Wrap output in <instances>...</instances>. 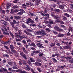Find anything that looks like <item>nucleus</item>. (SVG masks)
I'll return each mask as SVG.
<instances>
[{"label": "nucleus", "instance_id": "nucleus-1", "mask_svg": "<svg viewBox=\"0 0 73 73\" xmlns=\"http://www.w3.org/2000/svg\"><path fill=\"white\" fill-rule=\"evenodd\" d=\"M55 31H59V32H63L64 30L61 29L59 28V27L57 26H55L54 27Z\"/></svg>", "mask_w": 73, "mask_h": 73}, {"label": "nucleus", "instance_id": "nucleus-2", "mask_svg": "<svg viewBox=\"0 0 73 73\" xmlns=\"http://www.w3.org/2000/svg\"><path fill=\"white\" fill-rule=\"evenodd\" d=\"M27 21H27L26 22V23H27V24H28L29 23H31V24L32 23H35V22L31 21V19L29 18L27 19Z\"/></svg>", "mask_w": 73, "mask_h": 73}, {"label": "nucleus", "instance_id": "nucleus-3", "mask_svg": "<svg viewBox=\"0 0 73 73\" xmlns=\"http://www.w3.org/2000/svg\"><path fill=\"white\" fill-rule=\"evenodd\" d=\"M20 54L21 56H22L25 59V60H27V56L24 54V53L23 52H20Z\"/></svg>", "mask_w": 73, "mask_h": 73}, {"label": "nucleus", "instance_id": "nucleus-4", "mask_svg": "<svg viewBox=\"0 0 73 73\" xmlns=\"http://www.w3.org/2000/svg\"><path fill=\"white\" fill-rule=\"evenodd\" d=\"M42 44L38 43L36 44V46H38V47H39V48H43L44 47L42 46Z\"/></svg>", "mask_w": 73, "mask_h": 73}, {"label": "nucleus", "instance_id": "nucleus-5", "mask_svg": "<svg viewBox=\"0 0 73 73\" xmlns=\"http://www.w3.org/2000/svg\"><path fill=\"white\" fill-rule=\"evenodd\" d=\"M2 18H3V19H5L6 21H10L9 19V18H8V17H7L5 15H3L2 16Z\"/></svg>", "mask_w": 73, "mask_h": 73}, {"label": "nucleus", "instance_id": "nucleus-6", "mask_svg": "<svg viewBox=\"0 0 73 73\" xmlns=\"http://www.w3.org/2000/svg\"><path fill=\"white\" fill-rule=\"evenodd\" d=\"M24 32L25 33H26L27 35H29V36H32V34L28 32V31H27V30H24Z\"/></svg>", "mask_w": 73, "mask_h": 73}, {"label": "nucleus", "instance_id": "nucleus-7", "mask_svg": "<svg viewBox=\"0 0 73 73\" xmlns=\"http://www.w3.org/2000/svg\"><path fill=\"white\" fill-rule=\"evenodd\" d=\"M24 32L25 33H26L27 35H29V36H32V34L28 32V31H27V30H24Z\"/></svg>", "mask_w": 73, "mask_h": 73}, {"label": "nucleus", "instance_id": "nucleus-8", "mask_svg": "<svg viewBox=\"0 0 73 73\" xmlns=\"http://www.w3.org/2000/svg\"><path fill=\"white\" fill-rule=\"evenodd\" d=\"M41 33L40 35H42V36H45V35H46V33L44 31V30H42L40 31Z\"/></svg>", "mask_w": 73, "mask_h": 73}, {"label": "nucleus", "instance_id": "nucleus-9", "mask_svg": "<svg viewBox=\"0 0 73 73\" xmlns=\"http://www.w3.org/2000/svg\"><path fill=\"white\" fill-rule=\"evenodd\" d=\"M41 31L35 32V34L36 35H39L41 34Z\"/></svg>", "mask_w": 73, "mask_h": 73}, {"label": "nucleus", "instance_id": "nucleus-10", "mask_svg": "<svg viewBox=\"0 0 73 73\" xmlns=\"http://www.w3.org/2000/svg\"><path fill=\"white\" fill-rule=\"evenodd\" d=\"M25 69L26 70H30V68H29V66L28 65H27V67H24Z\"/></svg>", "mask_w": 73, "mask_h": 73}, {"label": "nucleus", "instance_id": "nucleus-11", "mask_svg": "<svg viewBox=\"0 0 73 73\" xmlns=\"http://www.w3.org/2000/svg\"><path fill=\"white\" fill-rule=\"evenodd\" d=\"M35 64H36V66H41L42 65V64L41 63H38L37 62H36Z\"/></svg>", "mask_w": 73, "mask_h": 73}, {"label": "nucleus", "instance_id": "nucleus-12", "mask_svg": "<svg viewBox=\"0 0 73 73\" xmlns=\"http://www.w3.org/2000/svg\"><path fill=\"white\" fill-rule=\"evenodd\" d=\"M14 18L16 20H19L20 19V17L18 16H14Z\"/></svg>", "mask_w": 73, "mask_h": 73}, {"label": "nucleus", "instance_id": "nucleus-13", "mask_svg": "<svg viewBox=\"0 0 73 73\" xmlns=\"http://www.w3.org/2000/svg\"><path fill=\"white\" fill-rule=\"evenodd\" d=\"M64 36V34H60L57 35V37H63Z\"/></svg>", "mask_w": 73, "mask_h": 73}, {"label": "nucleus", "instance_id": "nucleus-14", "mask_svg": "<svg viewBox=\"0 0 73 73\" xmlns=\"http://www.w3.org/2000/svg\"><path fill=\"white\" fill-rule=\"evenodd\" d=\"M1 69L2 70V71L4 72H7V71H8V70L3 68H2Z\"/></svg>", "mask_w": 73, "mask_h": 73}, {"label": "nucleus", "instance_id": "nucleus-15", "mask_svg": "<svg viewBox=\"0 0 73 73\" xmlns=\"http://www.w3.org/2000/svg\"><path fill=\"white\" fill-rule=\"evenodd\" d=\"M65 58L66 60H69L70 59H72V57L71 56H67Z\"/></svg>", "mask_w": 73, "mask_h": 73}, {"label": "nucleus", "instance_id": "nucleus-16", "mask_svg": "<svg viewBox=\"0 0 73 73\" xmlns=\"http://www.w3.org/2000/svg\"><path fill=\"white\" fill-rule=\"evenodd\" d=\"M59 8L60 9H63L64 8V7L62 5H60L59 6Z\"/></svg>", "mask_w": 73, "mask_h": 73}, {"label": "nucleus", "instance_id": "nucleus-17", "mask_svg": "<svg viewBox=\"0 0 73 73\" xmlns=\"http://www.w3.org/2000/svg\"><path fill=\"white\" fill-rule=\"evenodd\" d=\"M68 31L69 32H72L73 31V28H72V27H69L68 29Z\"/></svg>", "mask_w": 73, "mask_h": 73}, {"label": "nucleus", "instance_id": "nucleus-18", "mask_svg": "<svg viewBox=\"0 0 73 73\" xmlns=\"http://www.w3.org/2000/svg\"><path fill=\"white\" fill-rule=\"evenodd\" d=\"M3 34L4 35H9V33H8V31H6V32H4L3 33Z\"/></svg>", "mask_w": 73, "mask_h": 73}, {"label": "nucleus", "instance_id": "nucleus-19", "mask_svg": "<svg viewBox=\"0 0 73 73\" xmlns=\"http://www.w3.org/2000/svg\"><path fill=\"white\" fill-rule=\"evenodd\" d=\"M55 45V43H51L50 44V46L51 47H53Z\"/></svg>", "mask_w": 73, "mask_h": 73}, {"label": "nucleus", "instance_id": "nucleus-20", "mask_svg": "<svg viewBox=\"0 0 73 73\" xmlns=\"http://www.w3.org/2000/svg\"><path fill=\"white\" fill-rule=\"evenodd\" d=\"M30 46H33L35 47L36 46V45L33 43H31V44L30 45Z\"/></svg>", "mask_w": 73, "mask_h": 73}, {"label": "nucleus", "instance_id": "nucleus-21", "mask_svg": "<svg viewBox=\"0 0 73 73\" xmlns=\"http://www.w3.org/2000/svg\"><path fill=\"white\" fill-rule=\"evenodd\" d=\"M10 24H11L12 26L13 27V28L15 27V24L12 22H10Z\"/></svg>", "mask_w": 73, "mask_h": 73}, {"label": "nucleus", "instance_id": "nucleus-22", "mask_svg": "<svg viewBox=\"0 0 73 73\" xmlns=\"http://www.w3.org/2000/svg\"><path fill=\"white\" fill-rule=\"evenodd\" d=\"M64 48L65 49H68L70 48V47L69 46H64Z\"/></svg>", "mask_w": 73, "mask_h": 73}, {"label": "nucleus", "instance_id": "nucleus-23", "mask_svg": "<svg viewBox=\"0 0 73 73\" xmlns=\"http://www.w3.org/2000/svg\"><path fill=\"white\" fill-rule=\"evenodd\" d=\"M69 62H71V63H73V58H72L71 59H70L68 60Z\"/></svg>", "mask_w": 73, "mask_h": 73}, {"label": "nucleus", "instance_id": "nucleus-24", "mask_svg": "<svg viewBox=\"0 0 73 73\" xmlns=\"http://www.w3.org/2000/svg\"><path fill=\"white\" fill-rule=\"evenodd\" d=\"M10 47L11 50H13V49H14V47H13V45H11L10 46Z\"/></svg>", "mask_w": 73, "mask_h": 73}, {"label": "nucleus", "instance_id": "nucleus-25", "mask_svg": "<svg viewBox=\"0 0 73 73\" xmlns=\"http://www.w3.org/2000/svg\"><path fill=\"white\" fill-rule=\"evenodd\" d=\"M52 61L53 62H57V60L55 59V58H52Z\"/></svg>", "mask_w": 73, "mask_h": 73}, {"label": "nucleus", "instance_id": "nucleus-26", "mask_svg": "<svg viewBox=\"0 0 73 73\" xmlns=\"http://www.w3.org/2000/svg\"><path fill=\"white\" fill-rule=\"evenodd\" d=\"M37 68L38 72H41L42 70H41V69L40 68V67H37Z\"/></svg>", "mask_w": 73, "mask_h": 73}, {"label": "nucleus", "instance_id": "nucleus-27", "mask_svg": "<svg viewBox=\"0 0 73 73\" xmlns=\"http://www.w3.org/2000/svg\"><path fill=\"white\" fill-rule=\"evenodd\" d=\"M30 60L31 62H35V60L32 58H30Z\"/></svg>", "mask_w": 73, "mask_h": 73}, {"label": "nucleus", "instance_id": "nucleus-28", "mask_svg": "<svg viewBox=\"0 0 73 73\" xmlns=\"http://www.w3.org/2000/svg\"><path fill=\"white\" fill-rule=\"evenodd\" d=\"M13 8L14 9L19 8V6H18L17 5H15V6H13Z\"/></svg>", "mask_w": 73, "mask_h": 73}, {"label": "nucleus", "instance_id": "nucleus-29", "mask_svg": "<svg viewBox=\"0 0 73 73\" xmlns=\"http://www.w3.org/2000/svg\"><path fill=\"white\" fill-rule=\"evenodd\" d=\"M54 17L55 19H60V17H58V15L54 16Z\"/></svg>", "mask_w": 73, "mask_h": 73}, {"label": "nucleus", "instance_id": "nucleus-30", "mask_svg": "<svg viewBox=\"0 0 73 73\" xmlns=\"http://www.w3.org/2000/svg\"><path fill=\"white\" fill-rule=\"evenodd\" d=\"M61 27H62V28H64V29L65 30H67V29H66V27L65 26H64V25H61Z\"/></svg>", "mask_w": 73, "mask_h": 73}, {"label": "nucleus", "instance_id": "nucleus-31", "mask_svg": "<svg viewBox=\"0 0 73 73\" xmlns=\"http://www.w3.org/2000/svg\"><path fill=\"white\" fill-rule=\"evenodd\" d=\"M65 67V66L64 65L61 67H60L59 66H58V68H62V69H64Z\"/></svg>", "mask_w": 73, "mask_h": 73}, {"label": "nucleus", "instance_id": "nucleus-32", "mask_svg": "<svg viewBox=\"0 0 73 73\" xmlns=\"http://www.w3.org/2000/svg\"><path fill=\"white\" fill-rule=\"evenodd\" d=\"M38 56L40 57H42V56H43V54L42 53H39L38 54Z\"/></svg>", "mask_w": 73, "mask_h": 73}, {"label": "nucleus", "instance_id": "nucleus-33", "mask_svg": "<svg viewBox=\"0 0 73 73\" xmlns=\"http://www.w3.org/2000/svg\"><path fill=\"white\" fill-rule=\"evenodd\" d=\"M15 37H17V38H19V34H17V33H15Z\"/></svg>", "mask_w": 73, "mask_h": 73}, {"label": "nucleus", "instance_id": "nucleus-34", "mask_svg": "<svg viewBox=\"0 0 73 73\" xmlns=\"http://www.w3.org/2000/svg\"><path fill=\"white\" fill-rule=\"evenodd\" d=\"M54 11L56 12H60V11L59 9H55Z\"/></svg>", "mask_w": 73, "mask_h": 73}, {"label": "nucleus", "instance_id": "nucleus-35", "mask_svg": "<svg viewBox=\"0 0 73 73\" xmlns=\"http://www.w3.org/2000/svg\"><path fill=\"white\" fill-rule=\"evenodd\" d=\"M19 11L21 12H22V13H25V11L23 9H20Z\"/></svg>", "mask_w": 73, "mask_h": 73}, {"label": "nucleus", "instance_id": "nucleus-36", "mask_svg": "<svg viewBox=\"0 0 73 73\" xmlns=\"http://www.w3.org/2000/svg\"><path fill=\"white\" fill-rule=\"evenodd\" d=\"M26 30L28 31V32H33V30H31L30 29H27Z\"/></svg>", "mask_w": 73, "mask_h": 73}, {"label": "nucleus", "instance_id": "nucleus-37", "mask_svg": "<svg viewBox=\"0 0 73 73\" xmlns=\"http://www.w3.org/2000/svg\"><path fill=\"white\" fill-rule=\"evenodd\" d=\"M28 15H30V16H33V14L32 13H28Z\"/></svg>", "mask_w": 73, "mask_h": 73}, {"label": "nucleus", "instance_id": "nucleus-38", "mask_svg": "<svg viewBox=\"0 0 73 73\" xmlns=\"http://www.w3.org/2000/svg\"><path fill=\"white\" fill-rule=\"evenodd\" d=\"M12 68L13 69H18L17 67L15 66H13L12 67Z\"/></svg>", "mask_w": 73, "mask_h": 73}, {"label": "nucleus", "instance_id": "nucleus-39", "mask_svg": "<svg viewBox=\"0 0 73 73\" xmlns=\"http://www.w3.org/2000/svg\"><path fill=\"white\" fill-rule=\"evenodd\" d=\"M49 23L50 24V25H52V24H53V21H51L49 22Z\"/></svg>", "mask_w": 73, "mask_h": 73}, {"label": "nucleus", "instance_id": "nucleus-40", "mask_svg": "<svg viewBox=\"0 0 73 73\" xmlns=\"http://www.w3.org/2000/svg\"><path fill=\"white\" fill-rule=\"evenodd\" d=\"M67 11L69 12H72V9H67Z\"/></svg>", "mask_w": 73, "mask_h": 73}, {"label": "nucleus", "instance_id": "nucleus-41", "mask_svg": "<svg viewBox=\"0 0 73 73\" xmlns=\"http://www.w3.org/2000/svg\"><path fill=\"white\" fill-rule=\"evenodd\" d=\"M2 43L3 44H4V45H5V44H8V42H2Z\"/></svg>", "mask_w": 73, "mask_h": 73}, {"label": "nucleus", "instance_id": "nucleus-42", "mask_svg": "<svg viewBox=\"0 0 73 73\" xmlns=\"http://www.w3.org/2000/svg\"><path fill=\"white\" fill-rule=\"evenodd\" d=\"M63 19L65 20H67V18L65 17V16H63Z\"/></svg>", "mask_w": 73, "mask_h": 73}, {"label": "nucleus", "instance_id": "nucleus-43", "mask_svg": "<svg viewBox=\"0 0 73 73\" xmlns=\"http://www.w3.org/2000/svg\"><path fill=\"white\" fill-rule=\"evenodd\" d=\"M29 25H30V26H33V27H34V26H35L36 27V25H35L34 24H29Z\"/></svg>", "mask_w": 73, "mask_h": 73}, {"label": "nucleus", "instance_id": "nucleus-44", "mask_svg": "<svg viewBox=\"0 0 73 73\" xmlns=\"http://www.w3.org/2000/svg\"><path fill=\"white\" fill-rule=\"evenodd\" d=\"M34 53H40V51H35L33 52Z\"/></svg>", "mask_w": 73, "mask_h": 73}, {"label": "nucleus", "instance_id": "nucleus-45", "mask_svg": "<svg viewBox=\"0 0 73 73\" xmlns=\"http://www.w3.org/2000/svg\"><path fill=\"white\" fill-rule=\"evenodd\" d=\"M8 64L9 65H13V63L12 62H8Z\"/></svg>", "mask_w": 73, "mask_h": 73}, {"label": "nucleus", "instance_id": "nucleus-46", "mask_svg": "<svg viewBox=\"0 0 73 73\" xmlns=\"http://www.w3.org/2000/svg\"><path fill=\"white\" fill-rule=\"evenodd\" d=\"M10 35H11V36H12V37H13L14 35H13V34L12 33H10Z\"/></svg>", "mask_w": 73, "mask_h": 73}, {"label": "nucleus", "instance_id": "nucleus-47", "mask_svg": "<svg viewBox=\"0 0 73 73\" xmlns=\"http://www.w3.org/2000/svg\"><path fill=\"white\" fill-rule=\"evenodd\" d=\"M22 26L23 28H27V27H26V26L24 25V24H23L22 25Z\"/></svg>", "mask_w": 73, "mask_h": 73}, {"label": "nucleus", "instance_id": "nucleus-48", "mask_svg": "<svg viewBox=\"0 0 73 73\" xmlns=\"http://www.w3.org/2000/svg\"><path fill=\"white\" fill-rule=\"evenodd\" d=\"M42 58V60H43L44 61H46V58H45L43 57Z\"/></svg>", "mask_w": 73, "mask_h": 73}, {"label": "nucleus", "instance_id": "nucleus-49", "mask_svg": "<svg viewBox=\"0 0 73 73\" xmlns=\"http://www.w3.org/2000/svg\"><path fill=\"white\" fill-rule=\"evenodd\" d=\"M19 36V38L20 39H21V40H23V37L22 36H21L20 35Z\"/></svg>", "mask_w": 73, "mask_h": 73}, {"label": "nucleus", "instance_id": "nucleus-50", "mask_svg": "<svg viewBox=\"0 0 73 73\" xmlns=\"http://www.w3.org/2000/svg\"><path fill=\"white\" fill-rule=\"evenodd\" d=\"M59 23H60V24H64V22L61 21H60L59 22Z\"/></svg>", "mask_w": 73, "mask_h": 73}, {"label": "nucleus", "instance_id": "nucleus-51", "mask_svg": "<svg viewBox=\"0 0 73 73\" xmlns=\"http://www.w3.org/2000/svg\"><path fill=\"white\" fill-rule=\"evenodd\" d=\"M7 5L9 7H11V4L10 3H7Z\"/></svg>", "mask_w": 73, "mask_h": 73}, {"label": "nucleus", "instance_id": "nucleus-52", "mask_svg": "<svg viewBox=\"0 0 73 73\" xmlns=\"http://www.w3.org/2000/svg\"><path fill=\"white\" fill-rule=\"evenodd\" d=\"M4 56L6 57H9V55L7 54H4Z\"/></svg>", "mask_w": 73, "mask_h": 73}, {"label": "nucleus", "instance_id": "nucleus-53", "mask_svg": "<svg viewBox=\"0 0 73 73\" xmlns=\"http://www.w3.org/2000/svg\"><path fill=\"white\" fill-rule=\"evenodd\" d=\"M2 14H5V11L4 10H2L1 11Z\"/></svg>", "mask_w": 73, "mask_h": 73}, {"label": "nucleus", "instance_id": "nucleus-54", "mask_svg": "<svg viewBox=\"0 0 73 73\" xmlns=\"http://www.w3.org/2000/svg\"><path fill=\"white\" fill-rule=\"evenodd\" d=\"M30 48L32 50H34L35 49V48L33 47H31Z\"/></svg>", "mask_w": 73, "mask_h": 73}, {"label": "nucleus", "instance_id": "nucleus-55", "mask_svg": "<svg viewBox=\"0 0 73 73\" xmlns=\"http://www.w3.org/2000/svg\"><path fill=\"white\" fill-rule=\"evenodd\" d=\"M28 62L29 63V64L30 65H32V64H31V61L28 60Z\"/></svg>", "mask_w": 73, "mask_h": 73}, {"label": "nucleus", "instance_id": "nucleus-56", "mask_svg": "<svg viewBox=\"0 0 73 73\" xmlns=\"http://www.w3.org/2000/svg\"><path fill=\"white\" fill-rule=\"evenodd\" d=\"M4 47H5V48L7 49H9V48H8V46L5 45H4Z\"/></svg>", "mask_w": 73, "mask_h": 73}, {"label": "nucleus", "instance_id": "nucleus-57", "mask_svg": "<svg viewBox=\"0 0 73 73\" xmlns=\"http://www.w3.org/2000/svg\"><path fill=\"white\" fill-rule=\"evenodd\" d=\"M23 51V52H26V50H25V48L24 47H23L22 48Z\"/></svg>", "mask_w": 73, "mask_h": 73}, {"label": "nucleus", "instance_id": "nucleus-58", "mask_svg": "<svg viewBox=\"0 0 73 73\" xmlns=\"http://www.w3.org/2000/svg\"><path fill=\"white\" fill-rule=\"evenodd\" d=\"M7 62V61H6L5 60H3V63L4 64H5V63L6 62Z\"/></svg>", "mask_w": 73, "mask_h": 73}, {"label": "nucleus", "instance_id": "nucleus-59", "mask_svg": "<svg viewBox=\"0 0 73 73\" xmlns=\"http://www.w3.org/2000/svg\"><path fill=\"white\" fill-rule=\"evenodd\" d=\"M46 32H50V30L48 29V28L46 29Z\"/></svg>", "mask_w": 73, "mask_h": 73}, {"label": "nucleus", "instance_id": "nucleus-60", "mask_svg": "<svg viewBox=\"0 0 73 73\" xmlns=\"http://www.w3.org/2000/svg\"><path fill=\"white\" fill-rule=\"evenodd\" d=\"M14 12H19V10L16 9L14 10Z\"/></svg>", "mask_w": 73, "mask_h": 73}, {"label": "nucleus", "instance_id": "nucleus-61", "mask_svg": "<svg viewBox=\"0 0 73 73\" xmlns=\"http://www.w3.org/2000/svg\"><path fill=\"white\" fill-rule=\"evenodd\" d=\"M17 15H23V13L21 12H19L17 13Z\"/></svg>", "mask_w": 73, "mask_h": 73}, {"label": "nucleus", "instance_id": "nucleus-62", "mask_svg": "<svg viewBox=\"0 0 73 73\" xmlns=\"http://www.w3.org/2000/svg\"><path fill=\"white\" fill-rule=\"evenodd\" d=\"M16 41H21V40L20 39H16Z\"/></svg>", "mask_w": 73, "mask_h": 73}, {"label": "nucleus", "instance_id": "nucleus-63", "mask_svg": "<svg viewBox=\"0 0 73 73\" xmlns=\"http://www.w3.org/2000/svg\"><path fill=\"white\" fill-rule=\"evenodd\" d=\"M37 60L38 61V62H41V59H37Z\"/></svg>", "mask_w": 73, "mask_h": 73}, {"label": "nucleus", "instance_id": "nucleus-64", "mask_svg": "<svg viewBox=\"0 0 73 73\" xmlns=\"http://www.w3.org/2000/svg\"><path fill=\"white\" fill-rule=\"evenodd\" d=\"M44 15L45 16H48L49 17V14H45Z\"/></svg>", "mask_w": 73, "mask_h": 73}]
</instances>
